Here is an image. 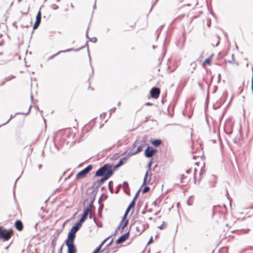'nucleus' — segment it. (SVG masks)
<instances>
[{
    "label": "nucleus",
    "instance_id": "6ab92c4d",
    "mask_svg": "<svg viewBox=\"0 0 253 253\" xmlns=\"http://www.w3.org/2000/svg\"><path fill=\"white\" fill-rule=\"evenodd\" d=\"M161 141L159 139L155 140L152 142V143L155 146H159L161 144Z\"/></svg>",
    "mask_w": 253,
    "mask_h": 253
},
{
    "label": "nucleus",
    "instance_id": "20e7f679",
    "mask_svg": "<svg viewBox=\"0 0 253 253\" xmlns=\"http://www.w3.org/2000/svg\"><path fill=\"white\" fill-rule=\"evenodd\" d=\"M92 166L89 165L86 168L78 172L76 175L77 179H82L92 169Z\"/></svg>",
    "mask_w": 253,
    "mask_h": 253
},
{
    "label": "nucleus",
    "instance_id": "9b49d317",
    "mask_svg": "<svg viewBox=\"0 0 253 253\" xmlns=\"http://www.w3.org/2000/svg\"><path fill=\"white\" fill-rule=\"evenodd\" d=\"M128 232L126 233L121 236L117 241V244H120L125 241L128 237Z\"/></svg>",
    "mask_w": 253,
    "mask_h": 253
},
{
    "label": "nucleus",
    "instance_id": "9d476101",
    "mask_svg": "<svg viewBox=\"0 0 253 253\" xmlns=\"http://www.w3.org/2000/svg\"><path fill=\"white\" fill-rule=\"evenodd\" d=\"M155 150L149 147H147L145 151V155L146 157L150 158L154 155Z\"/></svg>",
    "mask_w": 253,
    "mask_h": 253
},
{
    "label": "nucleus",
    "instance_id": "2f4dec72",
    "mask_svg": "<svg viewBox=\"0 0 253 253\" xmlns=\"http://www.w3.org/2000/svg\"><path fill=\"white\" fill-rule=\"evenodd\" d=\"M92 253H98L96 250H94Z\"/></svg>",
    "mask_w": 253,
    "mask_h": 253
},
{
    "label": "nucleus",
    "instance_id": "1a4fd4ad",
    "mask_svg": "<svg viewBox=\"0 0 253 253\" xmlns=\"http://www.w3.org/2000/svg\"><path fill=\"white\" fill-rule=\"evenodd\" d=\"M91 212V210L89 208H86L84 211L83 215L79 221V222L82 223L86 219L88 213Z\"/></svg>",
    "mask_w": 253,
    "mask_h": 253
},
{
    "label": "nucleus",
    "instance_id": "2eb2a0df",
    "mask_svg": "<svg viewBox=\"0 0 253 253\" xmlns=\"http://www.w3.org/2000/svg\"><path fill=\"white\" fill-rule=\"evenodd\" d=\"M148 174H149V171L147 170L145 175L143 185L148 184L150 182V180L149 179L148 180Z\"/></svg>",
    "mask_w": 253,
    "mask_h": 253
},
{
    "label": "nucleus",
    "instance_id": "412c9836",
    "mask_svg": "<svg viewBox=\"0 0 253 253\" xmlns=\"http://www.w3.org/2000/svg\"><path fill=\"white\" fill-rule=\"evenodd\" d=\"M41 11H40L37 16H36V21H39V22H41Z\"/></svg>",
    "mask_w": 253,
    "mask_h": 253
},
{
    "label": "nucleus",
    "instance_id": "4468645a",
    "mask_svg": "<svg viewBox=\"0 0 253 253\" xmlns=\"http://www.w3.org/2000/svg\"><path fill=\"white\" fill-rule=\"evenodd\" d=\"M111 176V173L109 172L106 175L103 176V177L100 180L101 183H103L104 181L108 179Z\"/></svg>",
    "mask_w": 253,
    "mask_h": 253
},
{
    "label": "nucleus",
    "instance_id": "f03ea898",
    "mask_svg": "<svg viewBox=\"0 0 253 253\" xmlns=\"http://www.w3.org/2000/svg\"><path fill=\"white\" fill-rule=\"evenodd\" d=\"M81 226L82 223L79 222L77 223L75 225L71 228L70 231L69 232L67 239L74 240L76 232L78 231Z\"/></svg>",
    "mask_w": 253,
    "mask_h": 253
},
{
    "label": "nucleus",
    "instance_id": "423d86ee",
    "mask_svg": "<svg viewBox=\"0 0 253 253\" xmlns=\"http://www.w3.org/2000/svg\"><path fill=\"white\" fill-rule=\"evenodd\" d=\"M135 229L139 234H140L145 229V225L139 221L135 222Z\"/></svg>",
    "mask_w": 253,
    "mask_h": 253
},
{
    "label": "nucleus",
    "instance_id": "b1692460",
    "mask_svg": "<svg viewBox=\"0 0 253 253\" xmlns=\"http://www.w3.org/2000/svg\"><path fill=\"white\" fill-rule=\"evenodd\" d=\"M149 190V187H145L143 190V193H146L147 192H148Z\"/></svg>",
    "mask_w": 253,
    "mask_h": 253
},
{
    "label": "nucleus",
    "instance_id": "7ed1b4c3",
    "mask_svg": "<svg viewBox=\"0 0 253 253\" xmlns=\"http://www.w3.org/2000/svg\"><path fill=\"white\" fill-rule=\"evenodd\" d=\"M65 243L68 247V253H77L74 240L66 239Z\"/></svg>",
    "mask_w": 253,
    "mask_h": 253
},
{
    "label": "nucleus",
    "instance_id": "72a5a7b5",
    "mask_svg": "<svg viewBox=\"0 0 253 253\" xmlns=\"http://www.w3.org/2000/svg\"><path fill=\"white\" fill-rule=\"evenodd\" d=\"M124 185H126V184H127V182H125L124 183Z\"/></svg>",
    "mask_w": 253,
    "mask_h": 253
},
{
    "label": "nucleus",
    "instance_id": "39448f33",
    "mask_svg": "<svg viewBox=\"0 0 253 253\" xmlns=\"http://www.w3.org/2000/svg\"><path fill=\"white\" fill-rule=\"evenodd\" d=\"M11 238L9 232L5 229H2L0 226V239H2L4 241H7Z\"/></svg>",
    "mask_w": 253,
    "mask_h": 253
},
{
    "label": "nucleus",
    "instance_id": "7c9ffc66",
    "mask_svg": "<svg viewBox=\"0 0 253 253\" xmlns=\"http://www.w3.org/2000/svg\"><path fill=\"white\" fill-rule=\"evenodd\" d=\"M132 146H133V147H135V146H136V142H135L133 143V144Z\"/></svg>",
    "mask_w": 253,
    "mask_h": 253
},
{
    "label": "nucleus",
    "instance_id": "6e6552de",
    "mask_svg": "<svg viewBox=\"0 0 253 253\" xmlns=\"http://www.w3.org/2000/svg\"><path fill=\"white\" fill-rule=\"evenodd\" d=\"M127 224V220H126V215H124L121 223H120L119 226L117 228V229L118 230H121L122 231L126 227Z\"/></svg>",
    "mask_w": 253,
    "mask_h": 253
},
{
    "label": "nucleus",
    "instance_id": "c756f323",
    "mask_svg": "<svg viewBox=\"0 0 253 253\" xmlns=\"http://www.w3.org/2000/svg\"><path fill=\"white\" fill-rule=\"evenodd\" d=\"M12 118V116H11L10 118L8 120V121L6 122V123H8Z\"/></svg>",
    "mask_w": 253,
    "mask_h": 253
},
{
    "label": "nucleus",
    "instance_id": "ddd939ff",
    "mask_svg": "<svg viewBox=\"0 0 253 253\" xmlns=\"http://www.w3.org/2000/svg\"><path fill=\"white\" fill-rule=\"evenodd\" d=\"M15 225L16 229L19 231L22 230L23 225L22 222L20 220H17L15 223Z\"/></svg>",
    "mask_w": 253,
    "mask_h": 253
},
{
    "label": "nucleus",
    "instance_id": "e433bc0d",
    "mask_svg": "<svg viewBox=\"0 0 253 253\" xmlns=\"http://www.w3.org/2000/svg\"><path fill=\"white\" fill-rule=\"evenodd\" d=\"M152 240V238H151V239L150 240L149 242H150V241H151Z\"/></svg>",
    "mask_w": 253,
    "mask_h": 253
},
{
    "label": "nucleus",
    "instance_id": "c85d7f7f",
    "mask_svg": "<svg viewBox=\"0 0 253 253\" xmlns=\"http://www.w3.org/2000/svg\"><path fill=\"white\" fill-rule=\"evenodd\" d=\"M113 242V240H111V241L110 242V243L108 245V246H110L112 243Z\"/></svg>",
    "mask_w": 253,
    "mask_h": 253
},
{
    "label": "nucleus",
    "instance_id": "c9c22d12",
    "mask_svg": "<svg viewBox=\"0 0 253 253\" xmlns=\"http://www.w3.org/2000/svg\"><path fill=\"white\" fill-rule=\"evenodd\" d=\"M86 33H87V32ZM86 37L88 38V34L87 33H86Z\"/></svg>",
    "mask_w": 253,
    "mask_h": 253
},
{
    "label": "nucleus",
    "instance_id": "f3484780",
    "mask_svg": "<svg viewBox=\"0 0 253 253\" xmlns=\"http://www.w3.org/2000/svg\"><path fill=\"white\" fill-rule=\"evenodd\" d=\"M211 57H209V58H208L207 59H206L203 62V66H205L207 64L209 65H211Z\"/></svg>",
    "mask_w": 253,
    "mask_h": 253
},
{
    "label": "nucleus",
    "instance_id": "5701e85b",
    "mask_svg": "<svg viewBox=\"0 0 253 253\" xmlns=\"http://www.w3.org/2000/svg\"><path fill=\"white\" fill-rule=\"evenodd\" d=\"M166 225L164 223V222H163V223L162 225H161L160 226H159L158 227V228L161 230H163V229L166 228Z\"/></svg>",
    "mask_w": 253,
    "mask_h": 253
},
{
    "label": "nucleus",
    "instance_id": "a211bd4d",
    "mask_svg": "<svg viewBox=\"0 0 253 253\" xmlns=\"http://www.w3.org/2000/svg\"><path fill=\"white\" fill-rule=\"evenodd\" d=\"M126 160V159L125 158H123V159H121L120 160L119 162L118 163V164L117 165H116L114 167V168H117L120 167L121 166H122L123 164V163H124L123 160L125 161Z\"/></svg>",
    "mask_w": 253,
    "mask_h": 253
},
{
    "label": "nucleus",
    "instance_id": "f8f14e48",
    "mask_svg": "<svg viewBox=\"0 0 253 253\" xmlns=\"http://www.w3.org/2000/svg\"><path fill=\"white\" fill-rule=\"evenodd\" d=\"M137 194L138 193H137L136 195H135V198L137 196ZM134 200L135 199H134L133 200V201L131 202V203L129 204V206L128 207V208H127L126 212H125V215H126H126L127 214H128V212L134 206Z\"/></svg>",
    "mask_w": 253,
    "mask_h": 253
},
{
    "label": "nucleus",
    "instance_id": "393cba45",
    "mask_svg": "<svg viewBox=\"0 0 253 253\" xmlns=\"http://www.w3.org/2000/svg\"><path fill=\"white\" fill-rule=\"evenodd\" d=\"M72 50H73L72 49H68L65 50L64 51H60L58 52V53L56 54V55L59 54V53H61V52H68V51H71Z\"/></svg>",
    "mask_w": 253,
    "mask_h": 253
},
{
    "label": "nucleus",
    "instance_id": "cd10ccee",
    "mask_svg": "<svg viewBox=\"0 0 253 253\" xmlns=\"http://www.w3.org/2000/svg\"><path fill=\"white\" fill-rule=\"evenodd\" d=\"M62 247H63V245H62V246L61 247V248H60V250H59V253H62Z\"/></svg>",
    "mask_w": 253,
    "mask_h": 253
},
{
    "label": "nucleus",
    "instance_id": "a878e982",
    "mask_svg": "<svg viewBox=\"0 0 253 253\" xmlns=\"http://www.w3.org/2000/svg\"><path fill=\"white\" fill-rule=\"evenodd\" d=\"M90 41L93 42H95L97 41V39L96 38H93L92 39H90Z\"/></svg>",
    "mask_w": 253,
    "mask_h": 253
},
{
    "label": "nucleus",
    "instance_id": "473e14b6",
    "mask_svg": "<svg viewBox=\"0 0 253 253\" xmlns=\"http://www.w3.org/2000/svg\"><path fill=\"white\" fill-rule=\"evenodd\" d=\"M146 105H151V103H146Z\"/></svg>",
    "mask_w": 253,
    "mask_h": 253
},
{
    "label": "nucleus",
    "instance_id": "0eeeda50",
    "mask_svg": "<svg viewBox=\"0 0 253 253\" xmlns=\"http://www.w3.org/2000/svg\"><path fill=\"white\" fill-rule=\"evenodd\" d=\"M151 96L154 98H158L160 93V89L158 87H153L150 91Z\"/></svg>",
    "mask_w": 253,
    "mask_h": 253
},
{
    "label": "nucleus",
    "instance_id": "dca6fc26",
    "mask_svg": "<svg viewBox=\"0 0 253 253\" xmlns=\"http://www.w3.org/2000/svg\"><path fill=\"white\" fill-rule=\"evenodd\" d=\"M142 148H143V145H140L137 148V150L133 153H130V152L129 153V155H134V154H137V153L140 152L142 151Z\"/></svg>",
    "mask_w": 253,
    "mask_h": 253
},
{
    "label": "nucleus",
    "instance_id": "bb28decb",
    "mask_svg": "<svg viewBox=\"0 0 253 253\" xmlns=\"http://www.w3.org/2000/svg\"><path fill=\"white\" fill-rule=\"evenodd\" d=\"M192 170V169H189L187 170L186 171V173H188V174H189V173H191Z\"/></svg>",
    "mask_w": 253,
    "mask_h": 253
},
{
    "label": "nucleus",
    "instance_id": "f704fd0d",
    "mask_svg": "<svg viewBox=\"0 0 253 253\" xmlns=\"http://www.w3.org/2000/svg\"><path fill=\"white\" fill-rule=\"evenodd\" d=\"M195 65V63H191V65Z\"/></svg>",
    "mask_w": 253,
    "mask_h": 253
},
{
    "label": "nucleus",
    "instance_id": "4be33fe9",
    "mask_svg": "<svg viewBox=\"0 0 253 253\" xmlns=\"http://www.w3.org/2000/svg\"><path fill=\"white\" fill-rule=\"evenodd\" d=\"M41 22H39V21H36L35 22L34 25V26H33V29H37L38 26H39Z\"/></svg>",
    "mask_w": 253,
    "mask_h": 253
},
{
    "label": "nucleus",
    "instance_id": "aec40b11",
    "mask_svg": "<svg viewBox=\"0 0 253 253\" xmlns=\"http://www.w3.org/2000/svg\"><path fill=\"white\" fill-rule=\"evenodd\" d=\"M109 238H106V239H105L102 243L101 244H100V245L95 250L97 251V253H98L99 252V251H100V249H101V246L106 242V241Z\"/></svg>",
    "mask_w": 253,
    "mask_h": 253
},
{
    "label": "nucleus",
    "instance_id": "f257e3e1",
    "mask_svg": "<svg viewBox=\"0 0 253 253\" xmlns=\"http://www.w3.org/2000/svg\"><path fill=\"white\" fill-rule=\"evenodd\" d=\"M110 172L111 173V175L113 174V171L111 169V166L109 164H105L103 167L100 168L95 173V176H105L107 174Z\"/></svg>",
    "mask_w": 253,
    "mask_h": 253
}]
</instances>
